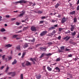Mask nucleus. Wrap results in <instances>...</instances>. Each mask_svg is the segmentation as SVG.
Wrapping results in <instances>:
<instances>
[{
  "mask_svg": "<svg viewBox=\"0 0 79 79\" xmlns=\"http://www.w3.org/2000/svg\"><path fill=\"white\" fill-rule=\"evenodd\" d=\"M52 55V54H51V53H49L48 54H46L45 53H43L42 54L41 56H40V58H43V57H44V56H51V55Z\"/></svg>",
  "mask_w": 79,
  "mask_h": 79,
  "instance_id": "obj_1",
  "label": "nucleus"
},
{
  "mask_svg": "<svg viewBox=\"0 0 79 79\" xmlns=\"http://www.w3.org/2000/svg\"><path fill=\"white\" fill-rule=\"evenodd\" d=\"M31 30L32 31L35 32L37 31V28L34 26H32L31 27Z\"/></svg>",
  "mask_w": 79,
  "mask_h": 79,
  "instance_id": "obj_2",
  "label": "nucleus"
},
{
  "mask_svg": "<svg viewBox=\"0 0 79 79\" xmlns=\"http://www.w3.org/2000/svg\"><path fill=\"white\" fill-rule=\"evenodd\" d=\"M16 3H27V1H25L24 0H22L19 1L17 2Z\"/></svg>",
  "mask_w": 79,
  "mask_h": 79,
  "instance_id": "obj_3",
  "label": "nucleus"
},
{
  "mask_svg": "<svg viewBox=\"0 0 79 79\" xmlns=\"http://www.w3.org/2000/svg\"><path fill=\"white\" fill-rule=\"evenodd\" d=\"M47 33H48V31H45L42 32V33L40 34L41 36H44L45 34H46Z\"/></svg>",
  "mask_w": 79,
  "mask_h": 79,
  "instance_id": "obj_4",
  "label": "nucleus"
},
{
  "mask_svg": "<svg viewBox=\"0 0 79 79\" xmlns=\"http://www.w3.org/2000/svg\"><path fill=\"white\" fill-rule=\"evenodd\" d=\"M10 74L11 75V76L12 77L15 76V75L16 74V73L15 72H11L7 73L8 75H10Z\"/></svg>",
  "mask_w": 79,
  "mask_h": 79,
  "instance_id": "obj_5",
  "label": "nucleus"
},
{
  "mask_svg": "<svg viewBox=\"0 0 79 79\" xmlns=\"http://www.w3.org/2000/svg\"><path fill=\"white\" fill-rule=\"evenodd\" d=\"M30 60L31 61L33 62V63L34 64H35V61H37L36 60V59L35 58L32 59V58H30Z\"/></svg>",
  "mask_w": 79,
  "mask_h": 79,
  "instance_id": "obj_6",
  "label": "nucleus"
},
{
  "mask_svg": "<svg viewBox=\"0 0 79 79\" xmlns=\"http://www.w3.org/2000/svg\"><path fill=\"white\" fill-rule=\"evenodd\" d=\"M22 12L23 13L20 14L19 15V17H22L23 16V15H25V11H22Z\"/></svg>",
  "mask_w": 79,
  "mask_h": 79,
  "instance_id": "obj_7",
  "label": "nucleus"
},
{
  "mask_svg": "<svg viewBox=\"0 0 79 79\" xmlns=\"http://www.w3.org/2000/svg\"><path fill=\"white\" fill-rule=\"evenodd\" d=\"M40 50H42V51H44V52H45V50H47L46 48L45 47L44 48V47H40Z\"/></svg>",
  "mask_w": 79,
  "mask_h": 79,
  "instance_id": "obj_8",
  "label": "nucleus"
},
{
  "mask_svg": "<svg viewBox=\"0 0 79 79\" xmlns=\"http://www.w3.org/2000/svg\"><path fill=\"white\" fill-rule=\"evenodd\" d=\"M70 38V37H69L68 36H67L66 37H64V40H65L66 41H68V40H69Z\"/></svg>",
  "mask_w": 79,
  "mask_h": 79,
  "instance_id": "obj_9",
  "label": "nucleus"
},
{
  "mask_svg": "<svg viewBox=\"0 0 79 79\" xmlns=\"http://www.w3.org/2000/svg\"><path fill=\"white\" fill-rule=\"evenodd\" d=\"M66 22V18L65 17H64L61 21V23H64Z\"/></svg>",
  "mask_w": 79,
  "mask_h": 79,
  "instance_id": "obj_10",
  "label": "nucleus"
},
{
  "mask_svg": "<svg viewBox=\"0 0 79 79\" xmlns=\"http://www.w3.org/2000/svg\"><path fill=\"white\" fill-rule=\"evenodd\" d=\"M36 77L37 79H40V78H41V75L39 74L38 75H36Z\"/></svg>",
  "mask_w": 79,
  "mask_h": 79,
  "instance_id": "obj_11",
  "label": "nucleus"
},
{
  "mask_svg": "<svg viewBox=\"0 0 79 79\" xmlns=\"http://www.w3.org/2000/svg\"><path fill=\"white\" fill-rule=\"evenodd\" d=\"M29 47L28 44L27 43H25L24 45L23 48H27V47Z\"/></svg>",
  "mask_w": 79,
  "mask_h": 79,
  "instance_id": "obj_12",
  "label": "nucleus"
},
{
  "mask_svg": "<svg viewBox=\"0 0 79 79\" xmlns=\"http://www.w3.org/2000/svg\"><path fill=\"white\" fill-rule=\"evenodd\" d=\"M16 63H17V61H16V59H15L14 60V61L12 63V65H14L15 64H16Z\"/></svg>",
  "mask_w": 79,
  "mask_h": 79,
  "instance_id": "obj_13",
  "label": "nucleus"
},
{
  "mask_svg": "<svg viewBox=\"0 0 79 79\" xmlns=\"http://www.w3.org/2000/svg\"><path fill=\"white\" fill-rule=\"evenodd\" d=\"M26 66H30V65H31V63L29 62L28 61H27L26 64Z\"/></svg>",
  "mask_w": 79,
  "mask_h": 79,
  "instance_id": "obj_14",
  "label": "nucleus"
},
{
  "mask_svg": "<svg viewBox=\"0 0 79 79\" xmlns=\"http://www.w3.org/2000/svg\"><path fill=\"white\" fill-rule=\"evenodd\" d=\"M11 47V45L10 44H8L5 46V47L8 48L9 47Z\"/></svg>",
  "mask_w": 79,
  "mask_h": 79,
  "instance_id": "obj_15",
  "label": "nucleus"
},
{
  "mask_svg": "<svg viewBox=\"0 0 79 79\" xmlns=\"http://www.w3.org/2000/svg\"><path fill=\"white\" fill-rule=\"evenodd\" d=\"M26 52H23V53L22 56V58H23L24 57V56L26 55Z\"/></svg>",
  "mask_w": 79,
  "mask_h": 79,
  "instance_id": "obj_16",
  "label": "nucleus"
},
{
  "mask_svg": "<svg viewBox=\"0 0 79 79\" xmlns=\"http://www.w3.org/2000/svg\"><path fill=\"white\" fill-rule=\"evenodd\" d=\"M5 31H6V30H5V28H2L0 30V31L2 32H5Z\"/></svg>",
  "mask_w": 79,
  "mask_h": 79,
  "instance_id": "obj_17",
  "label": "nucleus"
},
{
  "mask_svg": "<svg viewBox=\"0 0 79 79\" xmlns=\"http://www.w3.org/2000/svg\"><path fill=\"white\" fill-rule=\"evenodd\" d=\"M16 49L17 50H19L20 51V50H21V47H20V46H18L16 47Z\"/></svg>",
  "mask_w": 79,
  "mask_h": 79,
  "instance_id": "obj_18",
  "label": "nucleus"
},
{
  "mask_svg": "<svg viewBox=\"0 0 79 79\" xmlns=\"http://www.w3.org/2000/svg\"><path fill=\"white\" fill-rule=\"evenodd\" d=\"M76 13V11H73L72 12L70 13V15H74Z\"/></svg>",
  "mask_w": 79,
  "mask_h": 79,
  "instance_id": "obj_19",
  "label": "nucleus"
},
{
  "mask_svg": "<svg viewBox=\"0 0 79 79\" xmlns=\"http://www.w3.org/2000/svg\"><path fill=\"white\" fill-rule=\"evenodd\" d=\"M48 45V47H50L52 44H53V43L52 42H49L47 43Z\"/></svg>",
  "mask_w": 79,
  "mask_h": 79,
  "instance_id": "obj_20",
  "label": "nucleus"
},
{
  "mask_svg": "<svg viewBox=\"0 0 79 79\" xmlns=\"http://www.w3.org/2000/svg\"><path fill=\"white\" fill-rule=\"evenodd\" d=\"M47 69H48V70L49 71H52V68L50 67H47Z\"/></svg>",
  "mask_w": 79,
  "mask_h": 79,
  "instance_id": "obj_21",
  "label": "nucleus"
},
{
  "mask_svg": "<svg viewBox=\"0 0 79 79\" xmlns=\"http://www.w3.org/2000/svg\"><path fill=\"white\" fill-rule=\"evenodd\" d=\"M76 32L74 31V32H71V34L72 36H74V35H76Z\"/></svg>",
  "mask_w": 79,
  "mask_h": 79,
  "instance_id": "obj_22",
  "label": "nucleus"
},
{
  "mask_svg": "<svg viewBox=\"0 0 79 79\" xmlns=\"http://www.w3.org/2000/svg\"><path fill=\"white\" fill-rule=\"evenodd\" d=\"M55 69H56V70H58V73H60V69H59V68H58V67H56L55 68Z\"/></svg>",
  "mask_w": 79,
  "mask_h": 79,
  "instance_id": "obj_23",
  "label": "nucleus"
},
{
  "mask_svg": "<svg viewBox=\"0 0 79 79\" xmlns=\"http://www.w3.org/2000/svg\"><path fill=\"white\" fill-rule=\"evenodd\" d=\"M18 35H14L12 36V39H14V38H16L17 37H18Z\"/></svg>",
  "mask_w": 79,
  "mask_h": 79,
  "instance_id": "obj_24",
  "label": "nucleus"
},
{
  "mask_svg": "<svg viewBox=\"0 0 79 79\" xmlns=\"http://www.w3.org/2000/svg\"><path fill=\"white\" fill-rule=\"evenodd\" d=\"M53 35V33H49L48 35V36H52V35Z\"/></svg>",
  "mask_w": 79,
  "mask_h": 79,
  "instance_id": "obj_25",
  "label": "nucleus"
},
{
  "mask_svg": "<svg viewBox=\"0 0 79 79\" xmlns=\"http://www.w3.org/2000/svg\"><path fill=\"white\" fill-rule=\"evenodd\" d=\"M60 6V4L59 3H57L55 6V8H57L58 7Z\"/></svg>",
  "mask_w": 79,
  "mask_h": 79,
  "instance_id": "obj_26",
  "label": "nucleus"
},
{
  "mask_svg": "<svg viewBox=\"0 0 79 79\" xmlns=\"http://www.w3.org/2000/svg\"><path fill=\"white\" fill-rule=\"evenodd\" d=\"M74 22L75 23L77 22V18H75L73 19Z\"/></svg>",
  "mask_w": 79,
  "mask_h": 79,
  "instance_id": "obj_27",
  "label": "nucleus"
},
{
  "mask_svg": "<svg viewBox=\"0 0 79 79\" xmlns=\"http://www.w3.org/2000/svg\"><path fill=\"white\" fill-rule=\"evenodd\" d=\"M9 69V67H8V66H7L6 68V70L5 71V72L6 73H7V72L8 71V70Z\"/></svg>",
  "mask_w": 79,
  "mask_h": 79,
  "instance_id": "obj_28",
  "label": "nucleus"
},
{
  "mask_svg": "<svg viewBox=\"0 0 79 79\" xmlns=\"http://www.w3.org/2000/svg\"><path fill=\"white\" fill-rule=\"evenodd\" d=\"M5 55H4L2 56V59L3 60V61L5 60Z\"/></svg>",
  "mask_w": 79,
  "mask_h": 79,
  "instance_id": "obj_29",
  "label": "nucleus"
},
{
  "mask_svg": "<svg viewBox=\"0 0 79 79\" xmlns=\"http://www.w3.org/2000/svg\"><path fill=\"white\" fill-rule=\"evenodd\" d=\"M56 61H60V58H57L56 60Z\"/></svg>",
  "mask_w": 79,
  "mask_h": 79,
  "instance_id": "obj_30",
  "label": "nucleus"
},
{
  "mask_svg": "<svg viewBox=\"0 0 79 79\" xmlns=\"http://www.w3.org/2000/svg\"><path fill=\"white\" fill-rule=\"evenodd\" d=\"M70 31L69 30H68L67 31L65 32V34H69L70 33Z\"/></svg>",
  "mask_w": 79,
  "mask_h": 79,
  "instance_id": "obj_31",
  "label": "nucleus"
},
{
  "mask_svg": "<svg viewBox=\"0 0 79 79\" xmlns=\"http://www.w3.org/2000/svg\"><path fill=\"white\" fill-rule=\"evenodd\" d=\"M61 36H59L58 37H57V39L60 40H61Z\"/></svg>",
  "mask_w": 79,
  "mask_h": 79,
  "instance_id": "obj_32",
  "label": "nucleus"
},
{
  "mask_svg": "<svg viewBox=\"0 0 79 79\" xmlns=\"http://www.w3.org/2000/svg\"><path fill=\"white\" fill-rule=\"evenodd\" d=\"M43 70H44L45 72H46L47 71L45 70V66H43Z\"/></svg>",
  "mask_w": 79,
  "mask_h": 79,
  "instance_id": "obj_33",
  "label": "nucleus"
},
{
  "mask_svg": "<svg viewBox=\"0 0 79 79\" xmlns=\"http://www.w3.org/2000/svg\"><path fill=\"white\" fill-rule=\"evenodd\" d=\"M38 13H39L40 14H42L43 12L40 10H39L38 12Z\"/></svg>",
  "mask_w": 79,
  "mask_h": 79,
  "instance_id": "obj_34",
  "label": "nucleus"
},
{
  "mask_svg": "<svg viewBox=\"0 0 79 79\" xmlns=\"http://www.w3.org/2000/svg\"><path fill=\"white\" fill-rule=\"evenodd\" d=\"M63 30L62 28H60L59 29V31H60V32H61Z\"/></svg>",
  "mask_w": 79,
  "mask_h": 79,
  "instance_id": "obj_35",
  "label": "nucleus"
},
{
  "mask_svg": "<svg viewBox=\"0 0 79 79\" xmlns=\"http://www.w3.org/2000/svg\"><path fill=\"white\" fill-rule=\"evenodd\" d=\"M16 20L15 18H12V19H10L11 21H14V20Z\"/></svg>",
  "mask_w": 79,
  "mask_h": 79,
  "instance_id": "obj_36",
  "label": "nucleus"
},
{
  "mask_svg": "<svg viewBox=\"0 0 79 79\" xmlns=\"http://www.w3.org/2000/svg\"><path fill=\"white\" fill-rule=\"evenodd\" d=\"M44 21H41L40 22V24H44Z\"/></svg>",
  "mask_w": 79,
  "mask_h": 79,
  "instance_id": "obj_37",
  "label": "nucleus"
},
{
  "mask_svg": "<svg viewBox=\"0 0 79 79\" xmlns=\"http://www.w3.org/2000/svg\"><path fill=\"white\" fill-rule=\"evenodd\" d=\"M64 46H62L60 48L61 50H64Z\"/></svg>",
  "mask_w": 79,
  "mask_h": 79,
  "instance_id": "obj_38",
  "label": "nucleus"
},
{
  "mask_svg": "<svg viewBox=\"0 0 79 79\" xmlns=\"http://www.w3.org/2000/svg\"><path fill=\"white\" fill-rule=\"evenodd\" d=\"M59 53H62L63 52L62 50H59Z\"/></svg>",
  "mask_w": 79,
  "mask_h": 79,
  "instance_id": "obj_39",
  "label": "nucleus"
},
{
  "mask_svg": "<svg viewBox=\"0 0 79 79\" xmlns=\"http://www.w3.org/2000/svg\"><path fill=\"white\" fill-rule=\"evenodd\" d=\"M31 41L32 42H35V39L33 38V40H31Z\"/></svg>",
  "mask_w": 79,
  "mask_h": 79,
  "instance_id": "obj_40",
  "label": "nucleus"
},
{
  "mask_svg": "<svg viewBox=\"0 0 79 79\" xmlns=\"http://www.w3.org/2000/svg\"><path fill=\"white\" fill-rule=\"evenodd\" d=\"M21 79H23V74H21Z\"/></svg>",
  "mask_w": 79,
  "mask_h": 79,
  "instance_id": "obj_41",
  "label": "nucleus"
},
{
  "mask_svg": "<svg viewBox=\"0 0 79 79\" xmlns=\"http://www.w3.org/2000/svg\"><path fill=\"white\" fill-rule=\"evenodd\" d=\"M5 68V66H2L0 68V69H1V70H2L3 69V68Z\"/></svg>",
  "mask_w": 79,
  "mask_h": 79,
  "instance_id": "obj_42",
  "label": "nucleus"
},
{
  "mask_svg": "<svg viewBox=\"0 0 79 79\" xmlns=\"http://www.w3.org/2000/svg\"><path fill=\"white\" fill-rule=\"evenodd\" d=\"M40 44H37L35 45L36 47H39V46H40Z\"/></svg>",
  "mask_w": 79,
  "mask_h": 79,
  "instance_id": "obj_43",
  "label": "nucleus"
},
{
  "mask_svg": "<svg viewBox=\"0 0 79 79\" xmlns=\"http://www.w3.org/2000/svg\"><path fill=\"white\" fill-rule=\"evenodd\" d=\"M16 25H19V24H20V23H18V22H16Z\"/></svg>",
  "mask_w": 79,
  "mask_h": 79,
  "instance_id": "obj_44",
  "label": "nucleus"
},
{
  "mask_svg": "<svg viewBox=\"0 0 79 79\" xmlns=\"http://www.w3.org/2000/svg\"><path fill=\"white\" fill-rule=\"evenodd\" d=\"M51 27V29H52V30L53 29H55V27Z\"/></svg>",
  "mask_w": 79,
  "mask_h": 79,
  "instance_id": "obj_45",
  "label": "nucleus"
},
{
  "mask_svg": "<svg viewBox=\"0 0 79 79\" xmlns=\"http://www.w3.org/2000/svg\"><path fill=\"white\" fill-rule=\"evenodd\" d=\"M71 28H73V29H74V26L71 25Z\"/></svg>",
  "mask_w": 79,
  "mask_h": 79,
  "instance_id": "obj_46",
  "label": "nucleus"
},
{
  "mask_svg": "<svg viewBox=\"0 0 79 79\" xmlns=\"http://www.w3.org/2000/svg\"><path fill=\"white\" fill-rule=\"evenodd\" d=\"M72 56L73 55L71 54H70L68 55V56H69V57H72Z\"/></svg>",
  "mask_w": 79,
  "mask_h": 79,
  "instance_id": "obj_47",
  "label": "nucleus"
},
{
  "mask_svg": "<svg viewBox=\"0 0 79 79\" xmlns=\"http://www.w3.org/2000/svg\"><path fill=\"white\" fill-rule=\"evenodd\" d=\"M52 33H53V34H55V33H56V31H55V30H53L52 31Z\"/></svg>",
  "mask_w": 79,
  "mask_h": 79,
  "instance_id": "obj_48",
  "label": "nucleus"
},
{
  "mask_svg": "<svg viewBox=\"0 0 79 79\" xmlns=\"http://www.w3.org/2000/svg\"><path fill=\"white\" fill-rule=\"evenodd\" d=\"M70 29H71V31H73V30H74V28H71Z\"/></svg>",
  "mask_w": 79,
  "mask_h": 79,
  "instance_id": "obj_49",
  "label": "nucleus"
},
{
  "mask_svg": "<svg viewBox=\"0 0 79 79\" xmlns=\"http://www.w3.org/2000/svg\"><path fill=\"white\" fill-rule=\"evenodd\" d=\"M77 10L78 11L79 10V5L77 7Z\"/></svg>",
  "mask_w": 79,
  "mask_h": 79,
  "instance_id": "obj_50",
  "label": "nucleus"
},
{
  "mask_svg": "<svg viewBox=\"0 0 79 79\" xmlns=\"http://www.w3.org/2000/svg\"><path fill=\"white\" fill-rule=\"evenodd\" d=\"M45 18H46V17L44 16V17H43L41 18V19H45Z\"/></svg>",
  "mask_w": 79,
  "mask_h": 79,
  "instance_id": "obj_51",
  "label": "nucleus"
},
{
  "mask_svg": "<svg viewBox=\"0 0 79 79\" xmlns=\"http://www.w3.org/2000/svg\"><path fill=\"white\" fill-rule=\"evenodd\" d=\"M74 60L76 61H77V58H75L74 59Z\"/></svg>",
  "mask_w": 79,
  "mask_h": 79,
  "instance_id": "obj_52",
  "label": "nucleus"
},
{
  "mask_svg": "<svg viewBox=\"0 0 79 79\" xmlns=\"http://www.w3.org/2000/svg\"><path fill=\"white\" fill-rule=\"evenodd\" d=\"M65 50L66 51H69V50H70V49H69L66 48V49Z\"/></svg>",
  "mask_w": 79,
  "mask_h": 79,
  "instance_id": "obj_53",
  "label": "nucleus"
},
{
  "mask_svg": "<svg viewBox=\"0 0 79 79\" xmlns=\"http://www.w3.org/2000/svg\"><path fill=\"white\" fill-rule=\"evenodd\" d=\"M21 32H22V31L20 30L19 31H18L17 33H21Z\"/></svg>",
  "mask_w": 79,
  "mask_h": 79,
  "instance_id": "obj_54",
  "label": "nucleus"
},
{
  "mask_svg": "<svg viewBox=\"0 0 79 79\" xmlns=\"http://www.w3.org/2000/svg\"><path fill=\"white\" fill-rule=\"evenodd\" d=\"M6 18H9L10 17V15H6Z\"/></svg>",
  "mask_w": 79,
  "mask_h": 79,
  "instance_id": "obj_55",
  "label": "nucleus"
},
{
  "mask_svg": "<svg viewBox=\"0 0 79 79\" xmlns=\"http://www.w3.org/2000/svg\"><path fill=\"white\" fill-rule=\"evenodd\" d=\"M51 30H52L51 27L48 28V31H51Z\"/></svg>",
  "mask_w": 79,
  "mask_h": 79,
  "instance_id": "obj_56",
  "label": "nucleus"
},
{
  "mask_svg": "<svg viewBox=\"0 0 79 79\" xmlns=\"http://www.w3.org/2000/svg\"><path fill=\"white\" fill-rule=\"evenodd\" d=\"M12 59V57H11V56H10L9 58V60H11Z\"/></svg>",
  "mask_w": 79,
  "mask_h": 79,
  "instance_id": "obj_57",
  "label": "nucleus"
},
{
  "mask_svg": "<svg viewBox=\"0 0 79 79\" xmlns=\"http://www.w3.org/2000/svg\"><path fill=\"white\" fill-rule=\"evenodd\" d=\"M54 26L55 27H57V26H58V25L56 24V25H54Z\"/></svg>",
  "mask_w": 79,
  "mask_h": 79,
  "instance_id": "obj_58",
  "label": "nucleus"
},
{
  "mask_svg": "<svg viewBox=\"0 0 79 79\" xmlns=\"http://www.w3.org/2000/svg\"><path fill=\"white\" fill-rule=\"evenodd\" d=\"M21 39V38H16V40H18L19 39H19Z\"/></svg>",
  "mask_w": 79,
  "mask_h": 79,
  "instance_id": "obj_59",
  "label": "nucleus"
},
{
  "mask_svg": "<svg viewBox=\"0 0 79 79\" xmlns=\"http://www.w3.org/2000/svg\"><path fill=\"white\" fill-rule=\"evenodd\" d=\"M2 17L0 16V21H2Z\"/></svg>",
  "mask_w": 79,
  "mask_h": 79,
  "instance_id": "obj_60",
  "label": "nucleus"
},
{
  "mask_svg": "<svg viewBox=\"0 0 79 79\" xmlns=\"http://www.w3.org/2000/svg\"><path fill=\"white\" fill-rule=\"evenodd\" d=\"M24 63H22V65L23 66V67L24 66Z\"/></svg>",
  "mask_w": 79,
  "mask_h": 79,
  "instance_id": "obj_61",
  "label": "nucleus"
},
{
  "mask_svg": "<svg viewBox=\"0 0 79 79\" xmlns=\"http://www.w3.org/2000/svg\"><path fill=\"white\" fill-rule=\"evenodd\" d=\"M79 0H78L77 1V5H79Z\"/></svg>",
  "mask_w": 79,
  "mask_h": 79,
  "instance_id": "obj_62",
  "label": "nucleus"
},
{
  "mask_svg": "<svg viewBox=\"0 0 79 79\" xmlns=\"http://www.w3.org/2000/svg\"><path fill=\"white\" fill-rule=\"evenodd\" d=\"M28 49H29V50H32V48H28Z\"/></svg>",
  "mask_w": 79,
  "mask_h": 79,
  "instance_id": "obj_63",
  "label": "nucleus"
},
{
  "mask_svg": "<svg viewBox=\"0 0 79 79\" xmlns=\"http://www.w3.org/2000/svg\"><path fill=\"white\" fill-rule=\"evenodd\" d=\"M55 22V20H52V23H54Z\"/></svg>",
  "mask_w": 79,
  "mask_h": 79,
  "instance_id": "obj_64",
  "label": "nucleus"
}]
</instances>
